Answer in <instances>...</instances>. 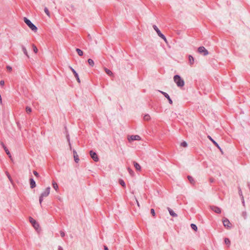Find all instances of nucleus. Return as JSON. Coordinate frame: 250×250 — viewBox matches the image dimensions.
I'll use <instances>...</instances> for the list:
<instances>
[{"mask_svg":"<svg viewBox=\"0 0 250 250\" xmlns=\"http://www.w3.org/2000/svg\"><path fill=\"white\" fill-rule=\"evenodd\" d=\"M36 186L35 181L32 179V188Z\"/></svg>","mask_w":250,"mask_h":250,"instance_id":"obj_41","label":"nucleus"},{"mask_svg":"<svg viewBox=\"0 0 250 250\" xmlns=\"http://www.w3.org/2000/svg\"><path fill=\"white\" fill-rule=\"evenodd\" d=\"M6 175H7L8 178L9 179V180H10V181L11 182V183H12L13 180L8 172H6Z\"/></svg>","mask_w":250,"mask_h":250,"instance_id":"obj_33","label":"nucleus"},{"mask_svg":"<svg viewBox=\"0 0 250 250\" xmlns=\"http://www.w3.org/2000/svg\"><path fill=\"white\" fill-rule=\"evenodd\" d=\"M104 70H105V72H106V73L109 75V76H112L113 75V73L111 71H110L109 69L106 68H104Z\"/></svg>","mask_w":250,"mask_h":250,"instance_id":"obj_20","label":"nucleus"},{"mask_svg":"<svg viewBox=\"0 0 250 250\" xmlns=\"http://www.w3.org/2000/svg\"><path fill=\"white\" fill-rule=\"evenodd\" d=\"M239 195L242 196V202H243V205H244V197L243 196V195H242V190L241 189L239 188Z\"/></svg>","mask_w":250,"mask_h":250,"instance_id":"obj_26","label":"nucleus"},{"mask_svg":"<svg viewBox=\"0 0 250 250\" xmlns=\"http://www.w3.org/2000/svg\"><path fill=\"white\" fill-rule=\"evenodd\" d=\"M22 50H23L24 53L28 57V58H29V56L27 54V50L25 47H22Z\"/></svg>","mask_w":250,"mask_h":250,"instance_id":"obj_37","label":"nucleus"},{"mask_svg":"<svg viewBox=\"0 0 250 250\" xmlns=\"http://www.w3.org/2000/svg\"><path fill=\"white\" fill-rule=\"evenodd\" d=\"M137 202L138 206H139V203H138V202L137 201Z\"/></svg>","mask_w":250,"mask_h":250,"instance_id":"obj_50","label":"nucleus"},{"mask_svg":"<svg viewBox=\"0 0 250 250\" xmlns=\"http://www.w3.org/2000/svg\"><path fill=\"white\" fill-rule=\"evenodd\" d=\"M127 170H128L129 173L130 174V175L134 176V172L130 167H128Z\"/></svg>","mask_w":250,"mask_h":250,"instance_id":"obj_28","label":"nucleus"},{"mask_svg":"<svg viewBox=\"0 0 250 250\" xmlns=\"http://www.w3.org/2000/svg\"><path fill=\"white\" fill-rule=\"evenodd\" d=\"M224 241H225V244H226V245H229V244H230V240H229V238H226L225 239Z\"/></svg>","mask_w":250,"mask_h":250,"instance_id":"obj_32","label":"nucleus"},{"mask_svg":"<svg viewBox=\"0 0 250 250\" xmlns=\"http://www.w3.org/2000/svg\"><path fill=\"white\" fill-rule=\"evenodd\" d=\"M174 82L176 83L177 85L179 87H183L185 83L184 80L178 75H176L173 77Z\"/></svg>","mask_w":250,"mask_h":250,"instance_id":"obj_1","label":"nucleus"},{"mask_svg":"<svg viewBox=\"0 0 250 250\" xmlns=\"http://www.w3.org/2000/svg\"><path fill=\"white\" fill-rule=\"evenodd\" d=\"M6 69L9 72H11L12 71V67L10 66H7Z\"/></svg>","mask_w":250,"mask_h":250,"instance_id":"obj_42","label":"nucleus"},{"mask_svg":"<svg viewBox=\"0 0 250 250\" xmlns=\"http://www.w3.org/2000/svg\"><path fill=\"white\" fill-rule=\"evenodd\" d=\"M198 51L200 54H203L204 56H206L208 54V50L204 47L200 46L198 48Z\"/></svg>","mask_w":250,"mask_h":250,"instance_id":"obj_4","label":"nucleus"},{"mask_svg":"<svg viewBox=\"0 0 250 250\" xmlns=\"http://www.w3.org/2000/svg\"><path fill=\"white\" fill-rule=\"evenodd\" d=\"M167 209L169 211V214L172 217H177V215L176 213H175L171 209H170L169 208H167Z\"/></svg>","mask_w":250,"mask_h":250,"instance_id":"obj_17","label":"nucleus"},{"mask_svg":"<svg viewBox=\"0 0 250 250\" xmlns=\"http://www.w3.org/2000/svg\"><path fill=\"white\" fill-rule=\"evenodd\" d=\"M52 186H53V188H54L56 190H57V189H58V186L57 184L55 182H53L52 183Z\"/></svg>","mask_w":250,"mask_h":250,"instance_id":"obj_23","label":"nucleus"},{"mask_svg":"<svg viewBox=\"0 0 250 250\" xmlns=\"http://www.w3.org/2000/svg\"><path fill=\"white\" fill-rule=\"evenodd\" d=\"M30 184L31 185V179H29Z\"/></svg>","mask_w":250,"mask_h":250,"instance_id":"obj_49","label":"nucleus"},{"mask_svg":"<svg viewBox=\"0 0 250 250\" xmlns=\"http://www.w3.org/2000/svg\"><path fill=\"white\" fill-rule=\"evenodd\" d=\"M24 22L28 25V26L31 28V21L27 19L26 18H24Z\"/></svg>","mask_w":250,"mask_h":250,"instance_id":"obj_18","label":"nucleus"},{"mask_svg":"<svg viewBox=\"0 0 250 250\" xmlns=\"http://www.w3.org/2000/svg\"><path fill=\"white\" fill-rule=\"evenodd\" d=\"M69 68L70 69V70L72 71V72L73 73L75 78H76L77 79V82L79 83H80V80L79 79V76H78V73L76 72V71L71 66H69Z\"/></svg>","mask_w":250,"mask_h":250,"instance_id":"obj_10","label":"nucleus"},{"mask_svg":"<svg viewBox=\"0 0 250 250\" xmlns=\"http://www.w3.org/2000/svg\"><path fill=\"white\" fill-rule=\"evenodd\" d=\"M119 182L120 183V184L123 186V187H125V182L122 179H120L119 181Z\"/></svg>","mask_w":250,"mask_h":250,"instance_id":"obj_25","label":"nucleus"},{"mask_svg":"<svg viewBox=\"0 0 250 250\" xmlns=\"http://www.w3.org/2000/svg\"><path fill=\"white\" fill-rule=\"evenodd\" d=\"M133 165L134 167H135L136 169L137 170L140 171L141 169V167L140 165L137 162L134 161L133 162Z\"/></svg>","mask_w":250,"mask_h":250,"instance_id":"obj_15","label":"nucleus"},{"mask_svg":"<svg viewBox=\"0 0 250 250\" xmlns=\"http://www.w3.org/2000/svg\"><path fill=\"white\" fill-rule=\"evenodd\" d=\"M33 174L37 178H40V176L39 174L36 171H33Z\"/></svg>","mask_w":250,"mask_h":250,"instance_id":"obj_31","label":"nucleus"},{"mask_svg":"<svg viewBox=\"0 0 250 250\" xmlns=\"http://www.w3.org/2000/svg\"><path fill=\"white\" fill-rule=\"evenodd\" d=\"M242 216L246 219L247 217V212L246 211H243L242 213Z\"/></svg>","mask_w":250,"mask_h":250,"instance_id":"obj_40","label":"nucleus"},{"mask_svg":"<svg viewBox=\"0 0 250 250\" xmlns=\"http://www.w3.org/2000/svg\"><path fill=\"white\" fill-rule=\"evenodd\" d=\"M67 141L68 142L70 148V149H71V143H70V138H69V135L67 136Z\"/></svg>","mask_w":250,"mask_h":250,"instance_id":"obj_38","label":"nucleus"},{"mask_svg":"<svg viewBox=\"0 0 250 250\" xmlns=\"http://www.w3.org/2000/svg\"><path fill=\"white\" fill-rule=\"evenodd\" d=\"M141 137L139 135H131L129 138H128V140L129 141H135V140H141Z\"/></svg>","mask_w":250,"mask_h":250,"instance_id":"obj_7","label":"nucleus"},{"mask_svg":"<svg viewBox=\"0 0 250 250\" xmlns=\"http://www.w3.org/2000/svg\"><path fill=\"white\" fill-rule=\"evenodd\" d=\"M74 158L76 163H78L79 161L78 155L75 150H73Z\"/></svg>","mask_w":250,"mask_h":250,"instance_id":"obj_14","label":"nucleus"},{"mask_svg":"<svg viewBox=\"0 0 250 250\" xmlns=\"http://www.w3.org/2000/svg\"><path fill=\"white\" fill-rule=\"evenodd\" d=\"M29 221H30V222H31V217H29Z\"/></svg>","mask_w":250,"mask_h":250,"instance_id":"obj_48","label":"nucleus"},{"mask_svg":"<svg viewBox=\"0 0 250 250\" xmlns=\"http://www.w3.org/2000/svg\"><path fill=\"white\" fill-rule=\"evenodd\" d=\"M37 30V27L32 23V31H34V32H36Z\"/></svg>","mask_w":250,"mask_h":250,"instance_id":"obj_39","label":"nucleus"},{"mask_svg":"<svg viewBox=\"0 0 250 250\" xmlns=\"http://www.w3.org/2000/svg\"><path fill=\"white\" fill-rule=\"evenodd\" d=\"M32 227H34L38 233H40L42 231V229L39 224L36 221L32 218Z\"/></svg>","mask_w":250,"mask_h":250,"instance_id":"obj_3","label":"nucleus"},{"mask_svg":"<svg viewBox=\"0 0 250 250\" xmlns=\"http://www.w3.org/2000/svg\"><path fill=\"white\" fill-rule=\"evenodd\" d=\"M210 182H213L214 181V179L213 178H210L209 179Z\"/></svg>","mask_w":250,"mask_h":250,"instance_id":"obj_46","label":"nucleus"},{"mask_svg":"<svg viewBox=\"0 0 250 250\" xmlns=\"http://www.w3.org/2000/svg\"><path fill=\"white\" fill-rule=\"evenodd\" d=\"M144 119L145 121H149L150 119V117L148 114H146L144 116Z\"/></svg>","mask_w":250,"mask_h":250,"instance_id":"obj_24","label":"nucleus"},{"mask_svg":"<svg viewBox=\"0 0 250 250\" xmlns=\"http://www.w3.org/2000/svg\"><path fill=\"white\" fill-rule=\"evenodd\" d=\"M104 250H108V248L105 246H104Z\"/></svg>","mask_w":250,"mask_h":250,"instance_id":"obj_47","label":"nucleus"},{"mask_svg":"<svg viewBox=\"0 0 250 250\" xmlns=\"http://www.w3.org/2000/svg\"><path fill=\"white\" fill-rule=\"evenodd\" d=\"M0 145H1V146H2V147L4 148V150H5V152H6V154L8 155L9 157L10 158H11V157H11V154H10V153L9 151V150H8V149H7V148L6 147V146H5V145L4 144V143H3L2 142L0 141Z\"/></svg>","mask_w":250,"mask_h":250,"instance_id":"obj_8","label":"nucleus"},{"mask_svg":"<svg viewBox=\"0 0 250 250\" xmlns=\"http://www.w3.org/2000/svg\"><path fill=\"white\" fill-rule=\"evenodd\" d=\"M190 226L191 229L194 230L195 231H196L197 230V227L196 225L194 224H191Z\"/></svg>","mask_w":250,"mask_h":250,"instance_id":"obj_29","label":"nucleus"},{"mask_svg":"<svg viewBox=\"0 0 250 250\" xmlns=\"http://www.w3.org/2000/svg\"><path fill=\"white\" fill-rule=\"evenodd\" d=\"M153 27L154 29L155 30V31L157 32L158 35L160 38H163L164 37V35L161 32L160 30L159 29V28L157 27L156 25H154L153 26Z\"/></svg>","mask_w":250,"mask_h":250,"instance_id":"obj_9","label":"nucleus"},{"mask_svg":"<svg viewBox=\"0 0 250 250\" xmlns=\"http://www.w3.org/2000/svg\"><path fill=\"white\" fill-rule=\"evenodd\" d=\"M89 153L91 157L95 162H98L99 161V158L96 152H94L92 150H91Z\"/></svg>","mask_w":250,"mask_h":250,"instance_id":"obj_5","label":"nucleus"},{"mask_svg":"<svg viewBox=\"0 0 250 250\" xmlns=\"http://www.w3.org/2000/svg\"><path fill=\"white\" fill-rule=\"evenodd\" d=\"M181 146L184 147H186L188 146V144L185 141H184L182 143H181Z\"/></svg>","mask_w":250,"mask_h":250,"instance_id":"obj_34","label":"nucleus"},{"mask_svg":"<svg viewBox=\"0 0 250 250\" xmlns=\"http://www.w3.org/2000/svg\"><path fill=\"white\" fill-rule=\"evenodd\" d=\"M50 191V187H47L45 189V191H43L41 194V196L40 197V198H39V202H40V204H42V202L43 201V197H47L49 194Z\"/></svg>","mask_w":250,"mask_h":250,"instance_id":"obj_2","label":"nucleus"},{"mask_svg":"<svg viewBox=\"0 0 250 250\" xmlns=\"http://www.w3.org/2000/svg\"><path fill=\"white\" fill-rule=\"evenodd\" d=\"M223 223L224 227H226L228 229H230L231 227V224L230 223L229 221L227 219L225 218L223 220Z\"/></svg>","mask_w":250,"mask_h":250,"instance_id":"obj_6","label":"nucleus"},{"mask_svg":"<svg viewBox=\"0 0 250 250\" xmlns=\"http://www.w3.org/2000/svg\"><path fill=\"white\" fill-rule=\"evenodd\" d=\"M76 51H77L78 54L80 56H83V52L80 49H79V48H77L76 49Z\"/></svg>","mask_w":250,"mask_h":250,"instance_id":"obj_22","label":"nucleus"},{"mask_svg":"<svg viewBox=\"0 0 250 250\" xmlns=\"http://www.w3.org/2000/svg\"><path fill=\"white\" fill-rule=\"evenodd\" d=\"M208 138L213 143V144L220 150H221V147L210 136H208Z\"/></svg>","mask_w":250,"mask_h":250,"instance_id":"obj_13","label":"nucleus"},{"mask_svg":"<svg viewBox=\"0 0 250 250\" xmlns=\"http://www.w3.org/2000/svg\"><path fill=\"white\" fill-rule=\"evenodd\" d=\"M189 62L190 65H192L194 63V58L191 55H189L188 56Z\"/></svg>","mask_w":250,"mask_h":250,"instance_id":"obj_19","label":"nucleus"},{"mask_svg":"<svg viewBox=\"0 0 250 250\" xmlns=\"http://www.w3.org/2000/svg\"><path fill=\"white\" fill-rule=\"evenodd\" d=\"M210 208L212 210L217 213H220L221 212V208L218 207L211 206Z\"/></svg>","mask_w":250,"mask_h":250,"instance_id":"obj_12","label":"nucleus"},{"mask_svg":"<svg viewBox=\"0 0 250 250\" xmlns=\"http://www.w3.org/2000/svg\"><path fill=\"white\" fill-rule=\"evenodd\" d=\"M87 62H88V64H89V65H90L91 66H94V62L91 59H88Z\"/></svg>","mask_w":250,"mask_h":250,"instance_id":"obj_21","label":"nucleus"},{"mask_svg":"<svg viewBox=\"0 0 250 250\" xmlns=\"http://www.w3.org/2000/svg\"><path fill=\"white\" fill-rule=\"evenodd\" d=\"M161 38L163 39L166 43H167V40L166 37L164 35V37L163 38Z\"/></svg>","mask_w":250,"mask_h":250,"instance_id":"obj_45","label":"nucleus"},{"mask_svg":"<svg viewBox=\"0 0 250 250\" xmlns=\"http://www.w3.org/2000/svg\"><path fill=\"white\" fill-rule=\"evenodd\" d=\"M26 111L27 113H30L31 112V109L29 106L26 107Z\"/></svg>","mask_w":250,"mask_h":250,"instance_id":"obj_35","label":"nucleus"},{"mask_svg":"<svg viewBox=\"0 0 250 250\" xmlns=\"http://www.w3.org/2000/svg\"><path fill=\"white\" fill-rule=\"evenodd\" d=\"M188 179L191 184H192L193 185H195V181L194 178L192 176H189V175L188 176Z\"/></svg>","mask_w":250,"mask_h":250,"instance_id":"obj_16","label":"nucleus"},{"mask_svg":"<svg viewBox=\"0 0 250 250\" xmlns=\"http://www.w3.org/2000/svg\"><path fill=\"white\" fill-rule=\"evenodd\" d=\"M160 92L168 100V102L170 104H172V101L170 99L169 96L167 93L163 91H160Z\"/></svg>","mask_w":250,"mask_h":250,"instance_id":"obj_11","label":"nucleus"},{"mask_svg":"<svg viewBox=\"0 0 250 250\" xmlns=\"http://www.w3.org/2000/svg\"><path fill=\"white\" fill-rule=\"evenodd\" d=\"M150 213L153 217L155 216V210L153 208H151L150 209Z\"/></svg>","mask_w":250,"mask_h":250,"instance_id":"obj_36","label":"nucleus"},{"mask_svg":"<svg viewBox=\"0 0 250 250\" xmlns=\"http://www.w3.org/2000/svg\"><path fill=\"white\" fill-rule=\"evenodd\" d=\"M60 234H61V236L62 237H64V235H65V233H64V232H63V231H61Z\"/></svg>","mask_w":250,"mask_h":250,"instance_id":"obj_44","label":"nucleus"},{"mask_svg":"<svg viewBox=\"0 0 250 250\" xmlns=\"http://www.w3.org/2000/svg\"><path fill=\"white\" fill-rule=\"evenodd\" d=\"M32 49H33L34 52H35V53H37L38 52V49L37 47L34 44H32Z\"/></svg>","mask_w":250,"mask_h":250,"instance_id":"obj_27","label":"nucleus"},{"mask_svg":"<svg viewBox=\"0 0 250 250\" xmlns=\"http://www.w3.org/2000/svg\"><path fill=\"white\" fill-rule=\"evenodd\" d=\"M4 84V81L3 80H1L0 81V85L3 86Z\"/></svg>","mask_w":250,"mask_h":250,"instance_id":"obj_43","label":"nucleus"},{"mask_svg":"<svg viewBox=\"0 0 250 250\" xmlns=\"http://www.w3.org/2000/svg\"><path fill=\"white\" fill-rule=\"evenodd\" d=\"M44 12L45 14L49 17H50L49 11L47 7H45L44 8Z\"/></svg>","mask_w":250,"mask_h":250,"instance_id":"obj_30","label":"nucleus"}]
</instances>
